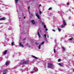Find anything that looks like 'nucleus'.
Wrapping results in <instances>:
<instances>
[{
  "mask_svg": "<svg viewBox=\"0 0 74 74\" xmlns=\"http://www.w3.org/2000/svg\"><path fill=\"white\" fill-rule=\"evenodd\" d=\"M27 64H29V61H23L20 62V64L21 65Z\"/></svg>",
  "mask_w": 74,
  "mask_h": 74,
  "instance_id": "f257e3e1",
  "label": "nucleus"
},
{
  "mask_svg": "<svg viewBox=\"0 0 74 74\" xmlns=\"http://www.w3.org/2000/svg\"><path fill=\"white\" fill-rule=\"evenodd\" d=\"M48 67L50 69H52L53 68V64H51L49 63L48 64Z\"/></svg>",
  "mask_w": 74,
  "mask_h": 74,
  "instance_id": "f03ea898",
  "label": "nucleus"
},
{
  "mask_svg": "<svg viewBox=\"0 0 74 74\" xmlns=\"http://www.w3.org/2000/svg\"><path fill=\"white\" fill-rule=\"evenodd\" d=\"M8 72V70H7L6 69H5L3 71V74H7V73Z\"/></svg>",
  "mask_w": 74,
  "mask_h": 74,
  "instance_id": "7ed1b4c3",
  "label": "nucleus"
},
{
  "mask_svg": "<svg viewBox=\"0 0 74 74\" xmlns=\"http://www.w3.org/2000/svg\"><path fill=\"white\" fill-rule=\"evenodd\" d=\"M63 24L64 26H66V21L65 20H63Z\"/></svg>",
  "mask_w": 74,
  "mask_h": 74,
  "instance_id": "20e7f679",
  "label": "nucleus"
},
{
  "mask_svg": "<svg viewBox=\"0 0 74 74\" xmlns=\"http://www.w3.org/2000/svg\"><path fill=\"white\" fill-rule=\"evenodd\" d=\"M19 44L21 47H24V46H23V45L22 44L21 42H20V43H19Z\"/></svg>",
  "mask_w": 74,
  "mask_h": 74,
  "instance_id": "39448f33",
  "label": "nucleus"
},
{
  "mask_svg": "<svg viewBox=\"0 0 74 74\" xmlns=\"http://www.w3.org/2000/svg\"><path fill=\"white\" fill-rule=\"evenodd\" d=\"M8 51V50H5L4 52H3V53L4 55H5V54H7V51Z\"/></svg>",
  "mask_w": 74,
  "mask_h": 74,
  "instance_id": "423d86ee",
  "label": "nucleus"
},
{
  "mask_svg": "<svg viewBox=\"0 0 74 74\" xmlns=\"http://www.w3.org/2000/svg\"><path fill=\"white\" fill-rule=\"evenodd\" d=\"M31 22L32 24H33V25H34L36 23V22H35V21L34 20H32L31 21Z\"/></svg>",
  "mask_w": 74,
  "mask_h": 74,
  "instance_id": "0eeeda50",
  "label": "nucleus"
},
{
  "mask_svg": "<svg viewBox=\"0 0 74 74\" xmlns=\"http://www.w3.org/2000/svg\"><path fill=\"white\" fill-rule=\"evenodd\" d=\"M36 15L38 19H40V17L39 16V15H38V13H36Z\"/></svg>",
  "mask_w": 74,
  "mask_h": 74,
  "instance_id": "6e6552de",
  "label": "nucleus"
},
{
  "mask_svg": "<svg viewBox=\"0 0 74 74\" xmlns=\"http://www.w3.org/2000/svg\"><path fill=\"white\" fill-rule=\"evenodd\" d=\"M9 61H7L5 63V65L6 66H7V65H8L9 64Z\"/></svg>",
  "mask_w": 74,
  "mask_h": 74,
  "instance_id": "1a4fd4ad",
  "label": "nucleus"
},
{
  "mask_svg": "<svg viewBox=\"0 0 74 74\" xmlns=\"http://www.w3.org/2000/svg\"><path fill=\"white\" fill-rule=\"evenodd\" d=\"M38 35L39 36V38L41 37V36H40V32H38Z\"/></svg>",
  "mask_w": 74,
  "mask_h": 74,
  "instance_id": "9d476101",
  "label": "nucleus"
},
{
  "mask_svg": "<svg viewBox=\"0 0 74 74\" xmlns=\"http://www.w3.org/2000/svg\"><path fill=\"white\" fill-rule=\"evenodd\" d=\"M32 58H34L36 59H38V58H37V57H36V56H33L32 57Z\"/></svg>",
  "mask_w": 74,
  "mask_h": 74,
  "instance_id": "9b49d317",
  "label": "nucleus"
},
{
  "mask_svg": "<svg viewBox=\"0 0 74 74\" xmlns=\"http://www.w3.org/2000/svg\"><path fill=\"white\" fill-rule=\"evenodd\" d=\"M62 48L63 49L64 51L65 50H66V49L64 47H62Z\"/></svg>",
  "mask_w": 74,
  "mask_h": 74,
  "instance_id": "f8f14e48",
  "label": "nucleus"
},
{
  "mask_svg": "<svg viewBox=\"0 0 74 74\" xmlns=\"http://www.w3.org/2000/svg\"><path fill=\"white\" fill-rule=\"evenodd\" d=\"M58 65H59V66H63V65H62V64H61V63H59L58 64Z\"/></svg>",
  "mask_w": 74,
  "mask_h": 74,
  "instance_id": "ddd939ff",
  "label": "nucleus"
},
{
  "mask_svg": "<svg viewBox=\"0 0 74 74\" xmlns=\"http://www.w3.org/2000/svg\"><path fill=\"white\" fill-rule=\"evenodd\" d=\"M58 29L59 32H60V31H61V29H60L59 28H58Z\"/></svg>",
  "mask_w": 74,
  "mask_h": 74,
  "instance_id": "4468645a",
  "label": "nucleus"
},
{
  "mask_svg": "<svg viewBox=\"0 0 74 74\" xmlns=\"http://www.w3.org/2000/svg\"><path fill=\"white\" fill-rule=\"evenodd\" d=\"M13 45H14V42H12V46H13Z\"/></svg>",
  "mask_w": 74,
  "mask_h": 74,
  "instance_id": "2eb2a0df",
  "label": "nucleus"
},
{
  "mask_svg": "<svg viewBox=\"0 0 74 74\" xmlns=\"http://www.w3.org/2000/svg\"><path fill=\"white\" fill-rule=\"evenodd\" d=\"M3 20H5V17H3L2 18Z\"/></svg>",
  "mask_w": 74,
  "mask_h": 74,
  "instance_id": "dca6fc26",
  "label": "nucleus"
},
{
  "mask_svg": "<svg viewBox=\"0 0 74 74\" xmlns=\"http://www.w3.org/2000/svg\"><path fill=\"white\" fill-rule=\"evenodd\" d=\"M39 49H40L41 48V45H39L38 46Z\"/></svg>",
  "mask_w": 74,
  "mask_h": 74,
  "instance_id": "f3484780",
  "label": "nucleus"
},
{
  "mask_svg": "<svg viewBox=\"0 0 74 74\" xmlns=\"http://www.w3.org/2000/svg\"><path fill=\"white\" fill-rule=\"evenodd\" d=\"M15 1H16V3H18V0H15Z\"/></svg>",
  "mask_w": 74,
  "mask_h": 74,
  "instance_id": "a211bd4d",
  "label": "nucleus"
},
{
  "mask_svg": "<svg viewBox=\"0 0 74 74\" xmlns=\"http://www.w3.org/2000/svg\"><path fill=\"white\" fill-rule=\"evenodd\" d=\"M44 44V42H43L42 43H41V45H43Z\"/></svg>",
  "mask_w": 74,
  "mask_h": 74,
  "instance_id": "6ab92c4d",
  "label": "nucleus"
},
{
  "mask_svg": "<svg viewBox=\"0 0 74 74\" xmlns=\"http://www.w3.org/2000/svg\"><path fill=\"white\" fill-rule=\"evenodd\" d=\"M52 10V8H50L48 9V10Z\"/></svg>",
  "mask_w": 74,
  "mask_h": 74,
  "instance_id": "aec40b11",
  "label": "nucleus"
},
{
  "mask_svg": "<svg viewBox=\"0 0 74 74\" xmlns=\"http://www.w3.org/2000/svg\"><path fill=\"white\" fill-rule=\"evenodd\" d=\"M44 37L46 38L47 37V35H46V34H45L44 35Z\"/></svg>",
  "mask_w": 74,
  "mask_h": 74,
  "instance_id": "412c9836",
  "label": "nucleus"
},
{
  "mask_svg": "<svg viewBox=\"0 0 74 74\" xmlns=\"http://www.w3.org/2000/svg\"><path fill=\"white\" fill-rule=\"evenodd\" d=\"M44 28H47V27H46V25H44Z\"/></svg>",
  "mask_w": 74,
  "mask_h": 74,
  "instance_id": "4be33fe9",
  "label": "nucleus"
},
{
  "mask_svg": "<svg viewBox=\"0 0 74 74\" xmlns=\"http://www.w3.org/2000/svg\"><path fill=\"white\" fill-rule=\"evenodd\" d=\"M64 25H61V27H64Z\"/></svg>",
  "mask_w": 74,
  "mask_h": 74,
  "instance_id": "5701e85b",
  "label": "nucleus"
},
{
  "mask_svg": "<svg viewBox=\"0 0 74 74\" xmlns=\"http://www.w3.org/2000/svg\"><path fill=\"white\" fill-rule=\"evenodd\" d=\"M54 53H56V51H55V49H54Z\"/></svg>",
  "mask_w": 74,
  "mask_h": 74,
  "instance_id": "b1692460",
  "label": "nucleus"
},
{
  "mask_svg": "<svg viewBox=\"0 0 74 74\" xmlns=\"http://www.w3.org/2000/svg\"><path fill=\"white\" fill-rule=\"evenodd\" d=\"M60 61H61V60H60V59H59L58 60V62H60Z\"/></svg>",
  "mask_w": 74,
  "mask_h": 74,
  "instance_id": "393cba45",
  "label": "nucleus"
},
{
  "mask_svg": "<svg viewBox=\"0 0 74 74\" xmlns=\"http://www.w3.org/2000/svg\"><path fill=\"white\" fill-rule=\"evenodd\" d=\"M42 25H44V22H42Z\"/></svg>",
  "mask_w": 74,
  "mask_h": 74,
  "instance_id": "a878e982",
  "label": "nucleus"
},
{
  "mask_svg": "<svg viewBox=\"0 0 74 74\" xmlns=\"http://www.w3.org/2000/svg\"><path fill=\"white\" fill-rule=\"evenodd\" d=\"M69 40H70V41L72 40V39L71 38H69Z\"/></svg>",
  "mask_w": 74,
  "mask_h": 74,
  "instance_id": "bb28decb",
  "label": "nucleus"
},
{
  "mask_svg": "<svg viewBox=\"0 0 74 74\" xmlns=\"http://www.w3.org/2000/svg\"><path fill=\"white\" fill-rule=\"evenodd\" d=\"M41 5L40 4L39 5V8L40 7H41Z\"/></svg>",
  "mask_w": 74,
  "mask_h": 74,
  "instance_id": "cd10ccee",
  "label": "nucleus"
},
{
  "mask_svg": "<svg viewBox=\"0 0 74 74\" xmlns=\"http://www.w3.org/2000/svg\"><path fill=\"white\" fill-rule=\"evenodd\" d=\"M39 13L40 14H42V12H41V11H40Z\"/></svg>",
  "mask_w": 74,
  "mask_h": 74,
  "instance_id": "c85d7f7f",
  "label": "nucleus"
},
{
  "mask_svg": "<svg viewBox=\"0 0 74 74\" xmlns=\"http://www.w3.org/2000/svg\"><path fill=\"white\" fill-rule=\"evenodd\" d=\"M34 73V72L33 71V72H31V74H33V73Z\"/></svg>",
  "mask_w": 74,
  "mask_h": 74,
  "instance_id": "c756f323",
  "label": "nucleus"
},
{
  "mask_svg": "<svg viewBox=\"0 0 74 74\" xmlns=\"http://www.w3.org/2000/svg\"><path fill=\"white\" fill-rule=\"evenodd\" d=\"M45 30L46 31H48V29L47 28H46L45 29Z\"/></svg>",
  "mask_w": 74,
  "mask_h": 74,
  "instance_id": "7c9ffc66",
  "label": "nucleus"
},
{
  "mask_svg": "<svg viewBox=\"0 0 74 74\" xmlns=\"http://www.w3.org/2000/svg\"><path fill=\"white\" fill-rule=\"evenodd\" d=\"M26 38H24L23 39V40H26Z\"/></svg>",
  "mask_w": 74,
  "mask_h": 74,
  "instance_id": "2f4dec72",
  "label": "nucleus"
},
{
  "mask_svg": "<svg viewBox=\"0 0 74 74\" xmlns=\"http://www.w3.org/2000/svg\"><path fill=\"white\" fill-rule=\"evenodd\" d=\"M69 3H67V5H69Z\"/></svg>",
  "mask_w": 74,
  "mask_h": 74,
  "instance_id": "473e14b6",
  "label": "nucleus"
},
{
  "mask_svg": "<svg viewBox=\"0 0 74 74\" xmlns=\"http://www.w3.org/2000/svg\"><path fill=\"white\" fill-rule=\"evenodd\" d=\"M29 9H30V6H29L28 8V9L29 10Z\"/></svg>",
  "mask_w": 74,
  "mask_h": 74,
  "instance_id": "72a5a7b5",
  "label": "nucleus"
},
{
  "mask_svg": "<svg viewBox=\"0 0 74 74\" xmlns=\"http://www.w3.org/2000/svg\"><path fill=\"white\" fill-rule=\"evenodd\" d=\"M36 45H38V43L37 42H36Z\"/></svg>",
  "mask_w": 74,
  "mask_h": 74,
  "instance_id": "f704fd0d",
  "label": "nucleus"
},
{
  "mask_svg": "<svg viewBox=\"0 0 74 74\" xmlns=\"http://www.w3.org/2000/svg\"><path fill=\"white\" fill-rule=\"evenodd\" d=\"M2 20H3L2 19V18H0V21H1Z\"/></svg>",
  "mask_w": 74,
  "mask_h": 74,
  "instance_id": "c9c22d12",
  "label": "nucleus"
},
{
  "mask_svg": "<svg viewBox=\"0 0 74 74\" xmlns=\"http://www.w3.org/2000/svg\"><path fill=\"white\" fill-rule=\"evenodd\" d=\"M52 31H53V32H55V30L54 29H53Z\"/></svg>",
  "mask_w": 74,
  "mask_h": 74,
  "instance_id": "e433bc0d",
  "label": "nucleus"
},
{
  "mask_svg": "<svg viewBox=\"0 0 74 74\" xmlns=\"http://www.w3.org/2000/svg\"><path fill=\"white\" fill-rule=\"evenodd\" d=\"M31 16H33V14H31Z\"/></svg>",
  "mask_w": 74,
  "mask_h": 74,
  "instance_id": "4c0bfd02",
  "label": "nucleus"
},
{
  "mask_svg": "<svg viewBox=\"0 0 74 74\" xmlns=\"http://www.w3.org/2000/svg\"><path fill=\"white\" fill-rule=\"evenodd\" d=\"M24 19L25 18H26V17L24 16Z\"/></svg>",
  "mask_w": 74,
  "mask_h": 74,
  "instance_id": "58836bf2",
  "label": "nucleus"
},
{
  "mask_svg": "<svg viewBox=\"0 0 74 74\" xmlns=\"http://www.w3.org/2000/svg\"><path fill=\"white\" fill-rule=\"evenodd\" d=\"M47 37L48 38H49V36L48 35L47 36Z\"/></svg>",
  "mask_w": 74,
  "mask_h": 74,
  "instance_id": "ea45409f",
  "label": "nucleus"
},
{
  "mask_svg": "<svg viewBox=\"0 0 74 74\" xmlns=\"http://www.w3.org/2000/svg\"><path fill=\"white\" fill-rule=\"evenodd\" d=\"M71 39H72H72H73V38L72 37Z\"/></svg>",
  "mask_w": 74,
  "mask_h": 74,
  "instance_id": "a19ab883",
  "label": "nucleus"
},
{
  "mask_svg": "<svg viewBox=\"0 0 74 74\" xmlns=\"http://www.w3.org/2000/svg\"><path fill=\"white\" fill-rule=\"evenodd\" d=\"M26 45H28V43H27V44H26Z\"/></svg>",
  "mask_w": 74,
  "mask_h": 74,
  "instance_id": "79ce46f5",
  "label": "nucleus"
},
{
  "mask_svg": "<svg viewBox=\"0 0 74 74\" xmlns=\"http://www.w3.org/2000/svg\"><path fill=\"white\" fill-rule=\"evenodd\" d=\"M73 72H74V69H73Z\"/></svg>",
  "mask_w": 74,
  "mask_h": 74,
  "instance_id": "37998d69",
  "label": "nucleus"
},
{
  "mask_svg": "<svg viewBox=\"0 0 74 74\" xmlns=\"http://www.w3.org/2000/svg\"><path fill=\"white\" fill-rule=\"evenodd\" d=\"M36 71H37L36 70H35Z\"/></svg>",
  "mask_w": 74,
  "mask_h": 74,
  "instance_id": "c03bdc74",
  "label": "nucleus"
}]
</instances>
